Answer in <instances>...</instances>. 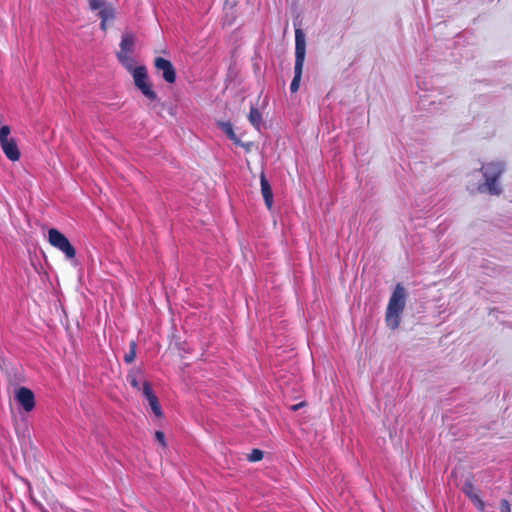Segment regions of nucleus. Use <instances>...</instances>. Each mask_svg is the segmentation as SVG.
Returning a JSON list of instances; mask_svg holds the SVG:
<instances>
[{
  "instance_id": "nucleus-2",
  "label": "nucleus",
  "mask_w": 512,
  "mask_h": 512,
  "mask_svg": "<svg viewBox=\"0 0 512 512\" xmlns=\"http://www.w3.org/2000/svg\"><path fill=\"white\" fill-rule=\"evenodd\" d=\"M505 170V166L501 162H489L482 166L481 171L484 177V183L480 184L478 190L480 192H488L490 195H500L502 189L498 184V179Z\"/></svg>"
},
{
  "instance_id": "nucleus-3",
  "label": "nucleus",
  "mask_w": 512,
  "mask_h": 512,
  "mask_svg": "<svg viewBox=\"0 0 512 512\" xmlns=\"http://www.w3.org/2000/svg\"><path fill=\"white\" fill-rule=\"evenodd\" d=\"M306 55V41L305 34L301 29L295 30V67H294V78L290 85L292 93L298 91L300 86V80L302 76L303 65Z\"/></svg>"
},
{
  "instance_id": "nucleus-17",
  "label": "nucleus",
  "mask_w": 512,
  "mask_h": 512,
  "mask_svg": "<svg viewBox=\"0 0 512 512\" xmlns=\"http://www.w3.org/2000/svg\"><path fill=\"white\" fill-rule=\"evenodd\" d=\"M118 61L129 72H132L133 70L136 69V67H135V60H134V57L132 56V54H130L128 56L122 55V56L119 57Z\"/></svg>"
},
{
  "instance_id": "nucleus-12",
  "label": "nucleus",
  "mask_w": 512,
  "mask_h": 512,
  "mask_svg": "<svg viewBox=\"0 0 512 512\" xmlns=\"http://www.w3.org/2000/svg\"><path fill=\"white\" fill-rule=\"evenodd\" d=\"M261 193L265 201L266 207L271 210L273 207V191L269 181L267 180L265 173L262 172L260 175Z\"/></svg>"
},
{
  "instance_id": "nucleus-22",
  "label": "nucleus",
  "mask_w": 512,
  "mask_h": 512,
  "mask_svg": "<svg viewBox=\"0 0 512 512\" xmlns=\"http://www.w3.org/2000/svg\"><path fill=\"white\" fill-rule=\"evenodd\" d=\"M304 406H306V402L303 401V402H300V403L292 405L291 406V410L292 411H297V410H299L300 408H302Z\"/></svg>"
},
{
  "instance_id": "nucleus-11",
  "label": "nucleus",
  "mask_w": 512,
  "mask_h": 512,
  "mask_svg": "<svg viewBox=\"0 0 512 512\" xmlns=\"http://www.w3.org/2000/svg\"><path fill=\"white\" fill-rule=\"evenodd\" d=\"M105 0H89V6L92 10H99V16L101 17V28L106 30V21L113 18V11L105 8Z\"/></svg>"
},
{
  "instance_id": "nucleus-21",
  "label": "nucleus",
  "mask_w": 512,
  "mask_h": 512,
  "mask_svg": "<svg viewBox=\"0 0 512 512\" xmlns=\"http://www.w3.org/2000/svg\"><path fill=\"white\" fill-rule=\"evenodd\" d=\"M501 512H511L510 503L506 499H502L500 503Z\"/></svg>"
},
{
  "instance_id": "nucleus-4",
  "label": "nucleus",
  "mask_w": 512,
  "mask_h": 512,
  "mask_svg": "<svg viewBox=\"0 0 512 512\" xmlns=\"http://www.w3.org/2000/svg\"><path fill=\"white\" fill-rule=\"evenodd\" d=\"M11 129L8 125L0 128V147L5 156L12 162H16L21 157L17 141L13 137H9Z\"/></svg>"
},
{
  "instance_id": "nucleus-9",
  "label": "nucleus",
  "mask_w": 512,
  "mask_h": 512,
  "mask_svg": "<svg viewBox=\"0 0 512 512\" xmlns=\"http://www.w3.org/2000/svg\"><path fill=\"white\" fill-rule=\"evenodd\" d=\"M473 481H474V476L472 474H470L467 477V479L462 487V491L473 502V504L479 511H484L485 503L479 497V495L475 492V486H474Z\"/></svg>"
},
{
  "instance_id": "nucleus-13",
  "label": "nucleus",
  "mask_w": 512,
  "mask_h": 512,
  "mask_svg": "<svg viewBox=\"0 0 512 512\" xmlns=\"http://www.w3.org/2000/svg\"><path fill=\"white\" fill-rule=\"evenodd\" d=\"M142 378H143V371L140 368H133L127 374L128 382L134 389H136L138 391H140V390L142 391V386H141V383L143 384Z\"/></svg>"
},
{
  "instance_id": "nucleus-10",
  "label": "nucleus",
  "mask_w": 512,
  "mask_h": 512,
  "mask_svg": "<svg viewBox=\"0 0 512 512\" xmlns=\"http://www.w3.org/2000/svg\"><path fill=\"white\" fill-rule=\"evenodd\" d=\"M142 393L148 400L149 405H150L151 410L154 413V415L158 418L163 417V411H162L161 405L159 403L158 397L153 392L151 384L146 380H143Z\"/></svg>"
},
{
  "instance_id": "nucleus-15",
  "label": "nucleus",
  "mask_w": 512,
  "mask_h": 512,
  "mask_svg": "<svg viewBox=\"0 0 512 512\" xmlns=\"http://www.w3.org/2000/svg\"><path fill=\"white\" fill-rule=\"evenodd\" d=\"M220 127L225 132V134L232 140L236 145H242L239 138L234 132L233 126L230 122H221Z\"/></svg>"
},
{
  "instance_id": "nucleus-16",
  "label": "nucleus",
  "mask_w": 512,
  "mask_h": 512,
  "mask_svg": "<svg viewBox=\"0 0 512 512\" xmlns=\"http://www.w3.org/2000/svg\"><path fill=\"white\" fill-rule=\"evenodd\" d=\"M120 50L133 52L134 50V38L131 34H125L122 37L120 43Z\"/></svg>"
},
{
  "instance_id": "nucleus-7",
  "label": "nucleus",
  "mask_w": 512,
  "mask_h": 512,
  "mask_svg": "<svg viewBox=\"0 0 512 512\" xmlns=\"http://www.w3.org/2000/svg\"><path fill=\"white\" fill-rule=\"evenodd\" d=\"M154 66L157 72L162 73V77L167 83H175L177 78L176 70L170 60H167L162 57H157L154 60Z\"/></svg>"
},
{
  "instance_id": "nucleus-14",
  "label": "nucleus",
  "mask_w": 512,
  "mask_h": 512,
  "mask_svg": "<svg viewBox=\"0 0 512 512\" xmlns=\"http://www.w3.org/2000/svg\"><path fill=\"white\" fill-rule=\"evenodd\" d=\"M248 119L257 130H260L262 125V114L257 108L251 107Z\"/></svg>"
},
{
  "instance_id": "nucleus-5",
  "label": "nucleus",
  "mask_w": 512,
  "mask_h": 512,
  "mask_svg": "<svg viewBox=\"0 0 512 512\" xmlns=\"http://www.w3.org/2000/svg\"><path fill=\"white\" fill-rule=\"evenodd\" d=\"M131 73L135 86L142 92V94L151 101L157 100V93L152 89L146 67L138 66Z\"/></svg>"
},
{
  "instance_id": "nucleus-6",
  "label": "nucleus",
  "mask_w": 512,
  "mask_h": 512,
  "mask_svg": "<svg viewBox=\"0 0 512 512\" xmlns=\"http://www.w3.org/2000/svg\"><path fill=\"white\" fill-rule=\"evenodd\" d=\"M49 243L63 252L68 259H73L76 256V250L70 243L69 239L60 231L52 228L48 231Z\"/></svg>"
},
{
  "instance_id": "nucleus-19",
  "label": "nucleus",
  "mask_w": 512,
  "mask_h": 512,
  "mask_svg": "<svg viewBox=\"0 0 512 512\" xmlns=\"http://www.w3.org/2000/svg\"><path fill=\"white\" fill-rule=\"evenodd\" d=\"M264 453L260 449H253L251 453L248 455L247 459L250 462H258L263 459Z\"/></svg>"
},
{
  "instance_id": "nucleus-8",
  "label": "nucleus",
  "mask_w": 512,
  "mask_h": 512,
  "mask_svg": "<svg viewBox=\"0 0 512 512\" xmlns=\"http://www.w3.org/2000/svg\"><path fill=\"white\" fill-rule=\"evenodd\" d=\"M15 398L26 412H30L35 407V396L31 389L20 387L16 390Z\"/></svg>"
},
{
  "instance_id": "nucleus-1",
  "label": "nucleus",
  "mask_w": 512,
  "mask_h": 512,
  "mask_svg": "<svg viewBox=\"0 0 512 512\" xmlns=\"http://www.w3.org/2000/svg\"><path fill=\"white\" fill-rule=\"evenodd\" d=\"M406 291L401 284H397L386 309L385 322L387 326L395 330L401 322V314L405 308Z\"/></svg>"
},
{
  "instance_id": "nucleus-18",
  "label": "nucleus",
  "mask_w": 512,
  "mask_h": 512,
  "mask_svg": "<svg viewBox=\"0 0 512 512\" xmlns=\"http://www.w3.org/2000/svg\"><path fill=\"white\" fill-rule=\"evenodd\" d=\"M137 353V343L135 340L130 341L129 343V351L124 356V361L127 364H131L135 361Z\"/></svg>"
},
{
  "instance_id": "nucleus-23",
  "label": "nucleus",
  "mask_w": 512,
  "mask_h": 512,
  "mask_svg": "<svg viewBox=\"0 0 512 512\" xmlns=\"http://www.w3.org/2000/svg\"><path fill=\"white\" fill-rule=\"evenodd\" d=\"M133 52H130V51H125V50H119L116 54L117 56V59L119 60V57L124 55V56H128L130 54H132Z\"/></svg>"
},
{
  "instance_id": "nucleus-20",
  "label": "nucleus",
  "mask_w": 512,
  "mask_h": 512,
  "mask_svg": "<svg viewBox=\"0 0 512 512\" xmlns=\"http://www.w3.org/2000/svg\"><path fill=\"white\" fill-rule=\"evenodd\" d=\"M155 438L156 440L159 442V444L162 446V447H166L167 446V443H166V439H165V434L158 430L155 432Z\"/></svg>"
}]
</instances>
